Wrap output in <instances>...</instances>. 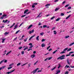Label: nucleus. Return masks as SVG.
<instances>
[{"label": "nucleus", "mask_w": 74, "mask_h": 74, "mask_svg": "<svg viewBox=\"0 0 74 74\" xmlns=\"http://www.w3.org/2000/svg\"><path fill=\"white\" fill-rule=\"evenodd\" d=\"M27 63H28V62L25 63V64H24L23 65H21V66H25V65H26V64H27Z\"/></svg>", "instance_id": "obj_30"}, {"label": "nucleus", "mask_w": 74, "mask_h": 74, "mask_svg": "<svg viewBox=\"0 0 74 74\" xmlns=\"http://www.w3.org/2000/svg\"><path fill=\"white\" fill-rule=\"evenodd\" d=\"M66 3V1H64L62 3V4H64L65 3Z\"/></svg>", "instance_id": "obj_56"}, {"label": "nucleus", "mask_w": 74, "mask_h": 74, "mask_svg": "<svg viewBox=\"0 0 74 74\" xmlns=\"http://www.w3.org/2000/svg\"><path fill=\"white\" fill-rule=\"evenodd\" d=\"M71 48H70L67 49V51L69 52V51H71Z\"/></svg>", "instance_id": "obj_20"}, {"label": "nucleus", "mask_w": 74, "mask_h": 74, "mask_svg": "<svg viewBox=\"0 0 74 74\" xmlns=\"http://www.w3.org/2000/svg\"><path fill=\"white\" fill-rule=\"evenodd\" d=\"M70 37V36H66L65 38H69V37Z\"/></svg>", "instance_id": "obj_31"}, {"label": "nucleus", "mask_w": 74, "mask_h": 74, "mask_svg": "<svg viewBox=\"0 0 74 74\" xmlns=\"http://www.w3.org/2000/svg\"><path fill=\"white\" fill-rule=\"evenodd\" d=\"M74 53V51H71V52H69V54H68V55H66V57H67V56H70V55H71V53Z\"/></svg>", "instance_id": "obj_1"}, {"label": "nucleus", "mask_w": 74, "mask_h": 74, "mask_svg": "<svg viewBox=\"0 0 74 74\" xmlns=\"http://www.w3.org/2000/svg\"><path fill=\"white\" fill-rule=\"evenodd\" d=\"M11 71H10V72H7V74H10L11 73Z\"/></svg>", "instance_id": "obj_52"}, {"label": "nucleus", "mask_w": 74, "mask_h": 74, "mask_svg": "<svg viewBox=\"0 0 74 74\" xmlns=\"http://www.w3.org/2000/svg\"><path fill=\"white\" fill-rule=\"evenodd\" d=\"M5 67V66H3L1 68H2V69H4Z\"/></svg>", "instance_id": "obj_39"}, {"label": "nucleus", "mask_w": 74, "mask_h": 74, "mask_svg": "<svg viewBox=\"0 0 74 74\" xmlns=\"http://www.w3.org/2000/svg\"><path fill=\"white\" fill-rule=\"evenodd\" d=\"M67 49H68V48L67 47L63 50V51H66Z\"/></svg>", "instance_id": "obj_17"}, {"label": "nucleus", "mask_w": 74, "mask_h": 74, "mask_svg": "<svg viewBox=\"0 0 74 74\" xmlns=\"http://www.w3.org/2000/svg\"><path fill=\"white\" fill-rule=\"evenodd\" d=\"M54 18H55L54 16L52 17L51 18H50V19H51V20H52V19H53Z\"/></svg>", "instance_id": "obj_46"}, {"label": "nucleus", "mask_w": 74, "mask_h": 74, "mask_svg": "<svg viewBox=\"0 0 74 74\" xmlns=\"http://www.w3.org/2000/svg\"><path fill=\"white\" fill-rule=\"evenodd\" d=\"M67 63L68 64L70 65V62H69V59H67Z\"/></svg>", "instance_id": "obj_18"}, {"label": "nucleus", "mask_w": 74, "mask_h": 74, "mask_svg": "<svg viewBox=\"0 0 74 74\" xmlns=\"http://www.w3.org/2000/svg\"><path fill=\"white\" fill-rule=\"evenodd\" d=\"M43 27L44 28H45V27H47V25H43Z\"/></svg>", "instance_id": "obj_44"}, {"label": "nucleus", "mask_w": 74, "mask_h": 74, "mask_svg": "<svg viewBox=\"0 0 74 74\" xmlns=\"http://www.w3.org/2000/svg\"><path fill=\"white\" fill-rule=\"evenodd\" d=\"M50 47H51V46H49V47L47 48V50H48V49H49V48H50Z\"/></svg>", "instance_id": "obj_60"}, {"label": "nucleus", "mask_w": 74, "mask_h": 74, "mask_svg": "<svg viewBox=\"0 0 74 74\" xmlns=\"http://www.w3.org/2000/svg\"><path fill=\"white\" fill-rule=\"evenodd\" d=\"M54 32V34H56L57 33V32L56 31H54L53 32Z\"/></svg>", "instance_id": "obj_23"}, {"label": "nucleus", "mask_w": 74, "mask_h": 74, "mask_svg": "<svg viewBox=\"0 0 74 74\" xmlns=\"http://www.w3.org/2000/svg\"><path fill=\"white\" fill-rule=\"evenodd\" d=\"M18 27V24H17L14 26V29H17Z\"/></svg>", "instance_id": "obj_7"}, {"label": "nucleus", "mask_w": 74, "mask_h": 74, "mask_svg": "<svg viewBox=\"0 0 74 74\" xmlns=\"http://www.w3.org/2000/svg\"><path fill=\"white\" fill-rule=\"evenodd\" d=\"M29 45H31V46H32V43H30L29 44Z\"/></svg>", "instance_id": "obj_62"}, {"label": "nucleus", "mask_w": 74, "mask_h": 74, "mask_svg": "<svg viewBox=\"0 0 74 74\" xmlns=\"http://www.w3.org/2000/svg\"><path fill=\"white\" fill-rule=\"evenodd\" d=\"M7 14H3L2 15V17H1V19H4V17H6L7 16Z\"/></svg>", "instance_id": "obj_2"}, {"label": "nucleus", "mask_w": 74, "mask_h": 74, "mask_svg": "<svg viewBox=\"0 0 74 74\" xmlns=\"http://www.w3.org/2000/svg\"><path fill=\"white\" fill-rule=\"evenodd\" d=\"M4 63H7V60H5V61H4Z\"/></svg>", "instance_id": "obj_59"}, {"label": "nucleus", "mask_w": 74, "mask_h": 74, "mask_svg": "<svg viewBox=\"0 0 74 74\" xmlns=\"http://www.w3.org/2000/svg\"><path fill=\"white\" fill-rule=\"evenodd\" d=\"M65 59V58H62V57L60 56L57 58V60H59L60 59V60H63Z\"/></svg>", "instance_id": "obj_3"}, {"label": "nucleus", "mask_w": 74, "mask_h": 74, "mask_svg": "<svg viewBox=\"0 0 74 74\" xmlns=\"http://www.w3.org/2000/svg\"><path fill=\"white\" fill-rule=\"evenodd\" d=\"M28 11H29V10L28 9H27L26 10H25V11H24V14H26V12H28Z\"/></svg>", "instance_id": "obj_9"}, {"label": "nucleus", "mask_w": 74, "mask_h": 74, "mask_svg": "<svg viewBox=\"0 0 74 74\" xmlns=\"http://www.w3.org/2000/svg\"><path fill=\"white\" fill-rule=\"evenodd\" d=\"M2 43H4V41H5V38H3V39H2Z\"/></svg>", "instance_id": "obj_12"}, {"label": "nucleus", "mask_w": 74, "mask_h": 74, "mask_svg": "<svg viewBox=\"0 0 74 74\" xmlns=\"http://www.w3.org/2000/svg\"><path fill=\"white\" fill-rule=\"evenodd\" d=\"M8 22V20H6L4 22V23H6Z\"/></svg>", "instance_id": "obj_54"}, {"label": "nucleus", "mask_w": 74, "mask_h": 74, "mask_svg": "<svg viewBox=\"0 0 74 74\" xmlns=\"http://www.w3.org/2000/svg\"><path fill=\"white\" fill-rule=\"evenodd\" d=\"M61 67V66L60 64H59V66L58 67V69H59Z\"/></svg>", "instance_id": "obj_49"}, {"label": "nucleus", "mask_w": 74, "mask_h": 74, "mask_svg": "<svg viewBox=\"0 0 74 74\" xmlns=\"http://www.w3.org/2000/svg\"><path fill=\"white\" fill-rule=\"evenodd\" d=\"M66 67H67V68H69V65L67 66V65H66L65 67V68H66Z\"/></svg>", "instance_id": "obj_51"}, {"label": "nucleus", "mask_w": 74, "mask_h": 74, "mask_svg": "<svg viewBox=\"0 0 74 74\" xmlns=\"http://www.w3.org/2000/svg\"><path fill=\"white\" fill-rule=\"evenodd\" d=\"M49 5H50V4H47V5H45V7H47V6H49Z\"/></svg>", "instance_id": "obj_33"}, {"label": "nucleus", "mask_w": 74, "mask_h": 74, "mask_svg": "<svg viewBox=\"0 0 74 74\" xmlns=\"http://www.w3.org/2000/svg\"><path fill=\"white\" fill-rule=\"evenodd\" d=\"M8 33H9V32H6L4 34L5 35H7V34H8Z\"/></svg>", "instance_id": "obj_22"}, {"label": "nucleus", "mask_w": 74, "mask_h": 74, "mask_svg": "<svg viewBox=\"0 0 74 74\" xmlns=\"http://www.w3.org/2000/svg\"><path fill=\"white\" fill-rule=\"evenodd\" d=\"M57 51H58V50L55 51H54L53 52V54H54V53H56V52H57Z\"/></svg>", "instance_id": "obj_24"}, {"label": "nucleus", "mask_w": 74, "mask_h": 74, "mask_svg": "<svg viewBox=\"0 0 74 74\" xmlns=\"http://www.w3.org/2000/svg\"><path fill=\"white\" fill-rule=\"evenodd\" d=\"M20 31V30H18V31H17L15 33V34H17V33H18V32Z\"/></svg>", "instance_id": "obj_57"}, {"label": "nucleus", "mask_w": 74, "mask_h": 74, "mask_svg": "<svg viewBox=\"0 0 74 74\" xmlns=\"http://www.w3.org/2000/svg\"><path fill=\"white\" fill-rule=\"evenodd\" d=\"M32 26H33V25H30L27 28L28 30H29V29H30V28L32 27Z\"/></svg>", "instance_id": "obj_6"}, {"label": "nucleus", "mask_w": 74, "mask_h": 74, "mask_svg": "<svg viewBox=\"0 0 74 74\" xmlns=\"http://www.w3.org/2000/svg\"><path fill=\"white\" fill-rule=\"evenodd\" d=\"M22 47H18V49L19 50L21 49H22Z\"/></svg>", "instance_id": "obj_35"}, {"label": "nucleus", "mask_w": 74, "mask_h": 74, "mask_svg": "<svg viewBox=\"0 0 74 74\" xmlns=\"http://www.w3.org/2000/svg\"><path fill=\"white\" fill-rule=\"evenodd\" d=\"M4 61V60H2L0 62V64H1Z\"/></svg>", "instance_id": "obj_26"}, {"label": "nucleus", "mask_w": 74, "mask_h": 74, "mask_svg": "<svg viewBox=\"0 0 74 74\" xmlns=\"http://www.w3.org/2000/svg\"><path fill=\"white\" fill-rule=\"evenodd\" d=\"M64 15V13H61V16H63Z\"/></svg>", "instance_id": "obj_32"}, {"label": "nucleus", "mask_w": 74, "mask_h": 74, "mask_svg": "<svg viewBox=\"0 0 74 74\" xmlns=\"http://www.w3.org/2000/svg\"><path fill=\"white\" fill-rule=\"evenodd\" d=\"M43 34H44V33L43 32L40 33V35H41V36H43Z\"/></svg>", "instance_id": "obj_34"}, {"label": "nucleus", "mask_w": 74, "mask_h": 74, "mask_svg": "<svg viewBox=\"0 0 74 74\" xmlns=\"http://www.w3.org/2000/svg\"><path fill=\"white\" fill-rule=\"evenodd\" d=\"M45 45H45L44 43H43L41 45V47L42 48H43V47H45Z\"/></svg>", "instance_id": "obj_5"}, {"label": "nucleus", "mask_w": 74, "mask_h": 74, "mask_svg": "<svg viewBox=\"0 0 74 74\" xmlns=\"http://www.w3.org/2000/svg\"><path fill=\"white\" fill-rule=\"evenodd\" d=\"M69 74V72L68 71H66L65 73V74Z\"/></svg>", "instance_id": "obj_47"}, {"label": "nucleus", "mask_w": 74, "mask_h": 74, "mask_svg": "<svg viewBox=\"0 0 74 74\" xmlns=\"http://www.w3.org/2000/svg\"><path fill=\"white\" fill-rule=\"evenodd\" d=\"M69 4H67V5H66L65 6V7H68V6H69Z\"/></svg>", "instance_id": "obj_36"}, {"label": "nucleus", "mask_w": 74, "mask_h": 74, "mask_svg": "<svg viewBox=\"0 0 74 74\" xmlns=\"http://www.w3.org/2000/svg\"><path fill=\"white\" fill-rule=\"evenodd\" d=\"M35 36L34 35H33V36H32L30 37V38L29 39V40L30 41V40H31V39L32 38H33Z\"/></svg>", "instance_id": "obj_8"}, {"label": "nucleus", "mask_w": 74, "mask_h": 74, "mask_svg": "<svg viewBox=\"0 0 74 74\" xmlns=\"http://www.w3.org/2000/svg\"><path fill=\"white\" fill-rule=\"evenodd\" d=\"M32 8H34V7H35V5H34L33 4L32 5Z\"/></svg>", "instance_id": "obj_41"}, {"label": "nucleus", "mask_w": 74, "mask_h": 74, "mask_svg": "<svg viewBox=\"0 0 74 74\" xmlns=\"http://www.w3.org/2000/svg\"><path fill=\"white\" fill-rule=\"evenodd\" d=\"M32 31H30L29 32V34H32Z\"/></svg>", "instance_id": "obj_55"}, {"label": "nucleus", "mask_w": 74, "mask_h": 74, "mask_svg": "<svg viewBox=\"0 0 74 74\" xmlns=\"http://www.w3.org/2000/svg\"><path fill=\"white\" fill-rule=\"evenodd\" d=\"M28 49V47L27 46L26 48L24 49V51H25V50H26V49Z\"/></svg>", "instance_id": "obj_42"}, {"label": "nucleus", "mask_w": 74, "mask_h": 74, "mask_svg": "<svg viewBox=\"0 0 74 74\" xmlns=\"http://www.w3.org/2000/svg\"><path fill=\"white\" fill-rule=\"evenodd\" d=\"M20 65H21V63H18L17 64V66H20Z\"/></svg>", "instance_id": "obj_37"}, {"label": "nucleus", "mask_w": 74, "mask_h": 74, "mask_svg": "<svg viewBox=\"0 0 74 74\" xmlns=\"http://www.w3.org/2000/svg\"><path fill=\"white\" fill-rule=\"evenodd\" d=\"M30 65H31V64L30 63L29 64H28V67H30Z\"/></svg>", "instance_id": "obj_63"}, {"label": "nucleus", "mask_w": 74, "mask_h": 74, "mask_svg": "<svg viewBox=\"0 0 74 74\" xmlns=\"http://www.w3.org/2000/svg\"><path fill=\"white\" fill-rule=\"evenodd\" d=\"M38 61H36V62H35V63L34 64V65H36V63H38Z\"/></svg>", "instance_id": "obj_43"}, {"label": "nucleus", "mask_w": 74, "mask_h": 74, "mask_svg": "<svg viewBox=\"0 0 74 74\" xmlns=\"http://www.w3.org/2000/svg\"><path fill=\"white\" fill-rule=\"evenodd\" d=\"M46 40L45 39H43L41 41L42 42H43V41H45Z\"/></svg>", "instance_id": "obj_38"}, {"label": "nucleus", "mask_w": 74, "mask_h": 74, "mask_svg": "<svg viewBox=\"0 0 74 74\" xmlns=\"http://www.w3.org/2000/svg\"><path fill=\"white\" fill-rule=\"evenodd\" d=\"M72 57H73L74 56V54H73L71 55Z\"/></svg>", "instance_id": "obj_64"}, {"label": "nucleus", "mask_w": 74, "mask_h": 74, "mask_svg": "<svg viewBox=\"0 0 74 74\" xmlns=\"http://www.w3.org/2000/svg\"><path fill=\"white\" fill-rule=\"evenodd\" d=\"M70 16H71V15H69L66 18V19H67L68 18H69V17H70Z\"/></svg>", "instance_id": "obj_14"}, {"label": "nucleus", "mask_w": 74, "mask_h": 74, "mask_svg": "<svg viewBox=\"0 0 74 74\" xmlns=\"http://www.w3.org/2000/svg\"><path fill=\"white\" fill-rule=\"evenodd\" d=\"M21 54L22 55H24V51H23L21 52Z\"/></svg>", "instance_id": "obj_53"}, {"label": "nucleus", "mask_w": 74, "mask_h": 74, "mask_svg": "<svg viewBox=\"0 0 74 74\" xmlns=\"http://www.w3.org/2000/svg\"><path fill=\"white\" fill-rule=\"evenodd\" d=\"M59 8H56L55 9V11H58V10H59Z\"/></svg>", "instance_id": "obj_29"}, {"label": "nucleus", "mask_w": 74, "mask_h": 74, "mask_svg": "<svg viewBox=\"0 0 74 74\" xmlns=\"http://www.w3.org/2000/svg\"><path fill=\"white\" fill-rule=\"evenodd\" d=\"M52 57H50L48 59V60H51V59H52Z\"/></svg>", "instance_id": "obj_45"}, {"label": "nucleus", "mask_w": 74, "mask_h": 74, "mask_svg": "<svg viewBox=\"0 0 74 74\" xmlns=\"http://www.w3.org/2000/svg\"><path fill=\"white\" fill-rule=\"evenodd\" d=\"M35 56H36V55H34V54L32 55L31 56V57L32 58H34V57H35Z\"/></svg>", "instance_id": "obj_10"}, {"label": "nucleus", "mask_w": 74, "mask_h": 74, "mask_svg": "<svg viewBox=\"0 0 74 74\" xmlns=\"http://www.w3.org/2000/svg\"><path fill=\"white\" fill-rule=\"evenodd\" d=\"M27 40V38H26V39L24 40V41H25V42H26Z\"/></svg>", "instance_id": "obj_48"}, {"label": "nucleus", "mask_w": 74, "mask_h": 74, "mask_svg": "<svg viewBox=\"0 0 74 74\" xmlns=\"http://www.w3.org/2000/svg\"><path fill=\"white\" fill-rule=\"evenodd\" d=\"M12 66H10V67H9L8 68V69L10 70V69H12Z\"/></svg>", "instance_id": "obj_25"}, {"label": "nucleus", "mask_w": 74, "mask_h": 74, "mask_svg": "<svg viewBox=\"0 0 74 74\" xmlns=\"http://www.w3.org/2000/svg\"><path fill=\"white\" fill-rule=\"evenodd\" d=\"M33 5H37L38 4V3H33Z\"/></svg>", "instance_id": "obj_28"}, {"label": "nucleus", "mask_w": 74, "mask_h": 74, "mask_svg": "<svg viewBox=\"0 0 74 74\" xmlns=\"http://www.w3.org/2000/svg\"><path fill=\"white\" fill-rule=\"evenodd\" d=\"M60 18H58L56 19V21H59V20H60Z\"/></svg>", "instance_id": "obj_16"}, {"label": "nucleus", "mask_w": 74, "mask_h": 74, "mask_svg": "<svg viewBox=\"0 0 74 74\" xmlns=\"http://www.w3.org/2000/svg\"><path fill=\"white\" fill-rule=\"evenodd\" d=\"M74 44V42L72 43H71L69 45V46L70 47L71 46V45H73Z\"/></svg>", "instance_id": "obj_13"}, {"label": "nucleus", "mask_w": 74, "mask_h": 74, "mask_svg": "<svg viewBox=\"0 0 74 74\" xmlns=\"http://www.w3.org/2000/svg\"><path fill=\"white\" fill-rule=\"evenodd\" d=\"M62 58H64V57H65V55H63L62 56H61Z\"/></svg>", "instance_id": "obj_50"}, {"label": "nucleus", "mask_w": 74, "mask_h": 74, "mask_svg": "<svg viewBox=\"0 0 74 74\" xmlns=\"http://www.w3.org/2000/svg\"><path fill=\"white\" fill-rule=\"evenodd\" d=\"M14 64V63H12L11 64H10L9 66H12V65H13Z\"/></svg>", "instance_id": "obj_58"}, {"label": "nucleus", "mask_w": 74, "mask_h": 74, "mask_svg": "<svg viewBox=\"0 0 74 74\" xmlns=\"http://www.w3.org/2000/svg\"><path fill=\"white\" fill-rule=\"evenodd\" d=\"M56 69V66L55 67L51 69V71H53V70H54V69Z\"/></svg>", "instance_id": "obj_27"}, {"label": "nucleus", "mask_w": 74, "mask_h": 74, "mask_svg": "<svg viewBox=\"0 0 74 74\" xmlns=\"http://www.w3.org/2000/svg\"><path fill=\"white\" fill-rule=\"evenodd\" d=\"M71 7H69L68 8V10H69V9H71Z\"/></svg>", "instance_id": "obj_61"}, {"label": "nucleus", "mask_w": 74, "mask_h": 74, "mask_svg": "<svg viewBox=\"0 0 74 74\" xmlns=\"http://www.w3.org/2000/svg\"><path fill=\"white\" fill-rule=\"evenodd\" d=\"M66 53V51H62V52H61V53H60L61 54H62L63 53Z\"/></svg>", "instance_id": "obj_19"}, {"label": "nucleus", "mask_w": 74, "mask_h": 74, "mask_svg": "<svg viewBox=\"0 0 74 74\" xmlns=\"http://www.w3.org/2000/svg\"><path fill=\"white\" fill-rule=\"evenodd\" d=\"M41 13H39V14L37 16V18H38V17H39L40 15H41Z\"/></svg>", "instance_id": "obj_21"}, {"label": "nucleus", "mask_w": 74, "mask_h": 74, "mask_svg": "<svg viewBox=\"0 0 74 74\" xmlns=\"http://www.w3.org/2000/svg\"><path fill=\"white\" fill-rule=\"evenodd\" d=\"M38 38H39V36H38L36 38V40L37 41H39V39H38Z\"/></svg>", "instance_id": "obj_15"}, {"label": "nucleus", "mask_w": 74, "mask_h": 74, "mask_svg": "<svg viewBox=\"0 0 74 74\" xmlns=\"http://www.w3.org/2000/svg\"><path fill=\"white\" fill-rule=\"evenodd\" d=\"M38 70V68H37L35 70L33 71V74H35V73H36V72H37V71Z\"/></svg>", "instance_id": "obj_4"}, {"label": "nucleus", "mask_w": 74, "mask_h": 74, "mask_svg": "<svg viewBox=\"0 0 74 74\" xmlns=\"http://www.w3.org/2000/svg\"><path fill=\"white\" fill-rule=\"evenodd\" d=\"M15 23H14L13 25H12L10 27V28L12 27H13V26H14L15 25Z\"/></svg>", "instance_id": "obj_11"}, {"label": "nucleus", "mask_w": 74, "mask_h": 74, "mask_svg": "<svg viewBox=\"0 0 74 74\" xmlns=\"http://www.w3.org/2000/svg\"><path fill=\"white\" fill-rule=\"evenodd\" d=\"M26 15H23L21 16V18H23V17H25V16H26Z\"/></svg>", "instance_id": "obj_40"}]
</instances>
